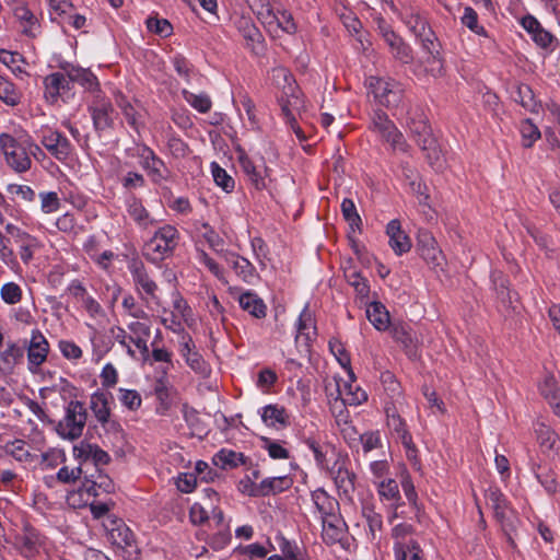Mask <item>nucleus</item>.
I'll use <instances>...</instances> for the list:
<instances>
[{"label": "nucleus", "mask_w": 560, "mask_h": 560, "mask_svg": "<svg viewBox=\"0 0 560 560\" xmlns=\"http://www.w3.org/2000/svg\"><path fill=\"white\" fill-rule=\"evenodd\" d=\"M407 125L411 137L425 153L428 162L432 166L440 168L442 166L443 156L422 110L416 109L411 112Z\"/></svg>", "instance_id": "1"}, {"label": "nucleus", "mask_w": 560, "mask_h": 560, "mask_svg": "<svg viewBox=\"0 0 560 560\" xmlns=\"http://www.w3.org/2000/svg\"><path fill=\"white\" fill-rule=\"evenodd\" d=\"M178 240L177 229L165 224L155 231L153 236L144 244L142 254L148 260L158 264L173 254Z\"/></svg>", "instance_id": "2"}, {"label": "nucleus", "mask_w": 560, "mask_h": 560, "mask_svg": "<svg viewBox=\"0 0 560 560\" xmlns=\"http://www.w3.org/2000/svg\"><path fill=\"white\" fill-rule=\"evenodd\" d=\"M0 149L4 155L7 165L18 174L26 173L32 167V159L28 156L22 137L15 138L10 133L0 135Z\"/></svg>", "instance_id": "3"}, {"label": "nucleus", "mask_w": 560, "mask_h": 560, "mask_svg": "<svg viewBox=\"0 0 560 560\" xmlns=\"http://www.w3.org/2000/svg\"><path fill=\"white\" fill-rule=\"evenodd\" d=\"M88 412L83 402L71 400L65 410V417L58 422L56 431L66 440H77L86 424Z\"/></svg>", "instance_id": "4"}, {"label": "nucleus", "mask_w": 560, "mask_h": 560, "mask_svg": "<svg viewBox=\"0 0 560 560\" xmlns=\"http://www.w3.org/2000/svg\"><path fill=\"white\" fill-rule=\"evenodd\" d=\"M238 163L242 172L247 178V182L256 190L268 188V183L270 182V168L266 165L264 158H259L256 161L249 158L245 152H241L238 155Z\"/></svg>", "instance_id": "5"}, {"label": "nucleus", "mask_w": 560, "mask_h": 560, "mask_svg": "<svg viewBox=\"0 0 560 560\" xmlns=\"http://www.w3.org/2000/svg\"><path fill=\"white\" fill-rule=\"evenodd\" d=\"M108 539L120 550V555L126 560H136L139 556V548L133 533L122 522H114V526L108 530Z\"/></svg>", "instance_id": "6"}, {"label": "nucleus", "mask_w": 560, "mask_h": 560, "mask_svg": "<svg viewBox=\"0 0 560 560\" xmlns=\"http://www.w3.org/2000/svg\"><path fill=\"white\" fill-rule=\"evenodd\" d=\"M13 548L24 558L32 559L39 553L43 539L39 533L30 525L15 533L9 540Z\"/></svg>", "instance_id": "7"}, {"label": "nucleus", "mask_w": 560, "mask_h": 560, "mask_svg": "<svg viewBox=\"0 0 560 560\" xmlns=\"http://www.w3.org/2000/svg\"><path fill=\"white\" fill-rule=\"evenodd\" d=\"M275 72L277 73L278 77H282L289 83V91L291 92L290 97H289L288 92H284L283 95H281L279 98L282 115H283L287 124L290 125V127L295 132V135L299 138H303L304 136H303L302 129L298 125V121H296V118L294 115V112L296 109H299V107L301 105V101L296 95H294V88L289 82V80H292V77L283 68L276 69Z\"/></svg>", "instance_id": "8"}, {"label": "nucleus", "mask_w": 560, "mask_h": 560, "mask_svg": "<svg viewBox=\"0 0 560 560\" xmlns=\"http://www.w3.org/2000/svg\"><path fill=\"white\" fill-rule=\"evenodd\" d=\"M137 155L140 160L141 167L147 171L153 183L160 184L171 177V171L164 161L160 159L148 145H140L138 148Z\"/></svg>", "instance_id": "9"}, {"label": "nucleus", "mask_w": 560, "mask_h": 560, "mask_svg": "<svg viewBox=\"0 0 560 560\" xmlns=\"http://www.w3.org/2000/svg\"><path fill=\"white\" fill-rule=\"evenodd\" d=\"M368 86L373 93L375 100L386 107L396 106L401 97V89L399 84L392 79H382L370 77Z\"/></svg>", "instance_id": "10"}, {"label": "nucleus", "mask_w": 560, "mask_h": 560, "mask_svg": "<svg viewBox=\"0 0 560 560\" xmlns=\"http://www.w3.org/2000/svg\"><path fill=\"white\" fill-rule=\"evenodd\" d=\"M404 21L408 30L421 44L422 49H430V51H433L434 48L431 46L440 47V43L434 32L420 13L410 11L406 14Z\"/></svg>", "instance_id": "11"}, {"label": "nucleus", "mask_w": 560, "mask_h": 560, "mask_svg": "<svg viewBox=\"0 0 560 560\" xmlns=\"http://www.w3.org/2000/svg\"><path fill=\"white\" fill-rule=\"evenodd\" d=\"M5 233L9 244H14L22 261L28 264L38 248L37 238L11 223L5 225Z\"/></svg>", "instance_id": "12"}, {"label": "nucleus", "mask_w": 560, "mask_h": 560, "mask_svg": "<svg viewBox=\"0 0 560 560\" xmlns=\"http://www.w3.org/2000/svg\"><path fill=\"white\" fill-rule=\"evenodd\" d=\"M128 270L132 277L136 289L141 295V299L145 302H149V300H155L158 284L149 276L144 264L138 258H132L128 262Z\"/></svg>", "instance_id": "13"}, {"label": "nucleus", "mask_w": 560, "mask_h": 560, "mask_svg": "<svg viewBox=\"0 0 560 560\" xmlns=\"http://www.w3.org/2000/svg\"><path fill=\"white\" fill-rule=\"evenodd\" d=\"M27 350V366L30 372L37 373L39 366L47 360L49 343L46 337L38 330L32 331L28 342L23 345Z\"/></svg>", "instance_id": "14"}, {"label": "nucleus", "mask_w": 560, "mask_h": 560, "mask_svg": "<svg viewBox=\"0 0 560 560\" xmlns=\"http://www.w3.org/2000/svg\"><path fill=\"white\" fill-rule=\"evenodd\" d=\"M74 457L84 466L88 471L91 467L101 469V466L107 465L110 456L96 444L80 443L73 447Z\"/></svg>", "instance_id": "15"}, {"label": "nucleus", "mask_w": 560, "mask_h": 560, "mask_svg": "<svg viewBox=\"0 0 560 560\" xmlns=\"http://www.w3.org/2000/svg\"><path fill=\"white\" fill-rule=\"evenodd\" d=\"M40 143L55 159L61 162L66 161L72 152V145L68 138L57 130H43Z\"/></svg>", "instance_id": "16"}, {"label": "nucleus", "mask_w": 560, "mask_h": 560, "mask_svg": "<svg viewBox=\"0 0 560 560\" xmlns=\"http://www.w3.org/2000/svg\"><path fill=\"white\" fill-rule=\"evenodd\" d=\"M179 352L182 357L185 359L187 365L199 376L206 378L211 374L210 364L203 359V357L196 350V346L192 339L188 337H183V341L180 342Z\"/></svg>", "instance_id": "17"}, {"label": "nucleus", "mask_w": 560, "mask_h": 560, "mask_svg": "<svg viewBox=\"0 0 560 560\" xmlns=\"http://www.w3.org/2000/svg\"><path fill=\"white\" fill-rule=\"evenodd\" d=\"M114 489L112 479L103 474L102 469H95L94 472H86L84 481L80 488L81 493L97 497L101 492L109 493Z\"/></svg>", "instance_id": "18"}, {"label": "nucleus", "mask_w": 560, "mask_h": 560, "mask_svg": "<svg viewBox=\"0 0 560 560\" xmlns=\"http://www.w3.org/2000/svg\"><path fill=\"white\" fill-rule=\"evenodd\" d=\"M291 485L292 480L287 476L266 478L260 483H252L247 492L253 497H266L280 493L289 489Z\"/></svg>", "instance_id": "19"}, {"label": "nucleus", "mask_w": 560, "mask_h": 560, "mask_svg": "<svg viewBox=\"0 0 560 560\" xmlns=\"http://www.w3.org/2000/svg\"><path fill=\"white\" fill-rule=\"evenodd\" d=\"M501 509L494 510V517L500 523L501 528L506 536L508 542L512 548L516 547V544L513 539V534L516 532L518 517L515 511L510 508L508 501L500 505Z\"/></svg>", "instance_id": "20"}, {"label": "nucleus", "mask_w": 560, "mask_h": 560, "mask_svg": "<svg viewBox=\"0 0 560 560\" xmlns=\"http://www.w3.org/2000/svg\"><path fill=\"white\" fill-rule=\"evenodd\" d=\"M521 24L530 34L532 39L541 48H548L555 40V36L545 30L539 21L530 14L523 16Z\"/></svg>", "instance_id": "21"}, {"label": "nucleus", "mask_w": 560, "mask_h": 560, "mask_svg": "<svg viewBox=\"0 0 560 560\" xmlns=\"http://www.w3.org/2000/svg\"><path fill=\"white\" fill-rule=\"evenodd\" d=\"M24 352L25 346L8 342L5 348L0 351V373L4 375L13 373L14 368L23 360Z\"/></svg>", "instance_id": "22"}, {"label": "nucleus", "mask_w": 560, "mask_h": 560, "mask_svg": "<svg viewBox=\"0 0 560 560\" xmlns=\"http://www.w3.org/2000/svg\"><path fill=\"white\" fill-rule=\"evenodd\" d=\"M45 95L51 102L71 89L70 79L67 72H55L44 79Z\"/></svg>", "instance_id": "23"}, {"label": "nucleus", "mask_w": 560, "mask_h": 560, "mask_svg": "<svg viewBox=\"0 0 560 560\" xmlns=\"http://www.w3.org/2000/svg\"><path fill=\"white\" fill-rule=\"evenodd\" d=\"M224 260L232 267L236 276L240 277L244 282L252 283L257 277L254 265L246 258L240 256L236 253L226 252Z\"/></svg>", "instance_id": "24"}, {"label": "nucleus", "mask_w": 560, "mask_h": 560, "mask_svg": "<svg viewBox=\"0 0 560 560\" xmlns=\"http://www.w3.org/2000/svg\"><path fill=\"white\" fill-rule=\"evenodd\" d=\"M240 307L255 318L261 319L267 315V305L257 293L247 290L237 298Z\"/></svg>", "instance_id": "25"}, {"label": "nucleus", "mask_w": 560, "mask_h": 560, "mask_svg": "<svg viewBox=\"0 0 560 560\" xmlns=\"http://www.w3.org/2000/svg\"><path fill=\"white\" fill-rule=\"evenodd\" d=\"M386 234L389 238V246L397 255H402L410 249V240L401 230V224L398 220H392L388 222L386 226Z\"/></svg>", "instance_id": "26"}, {"label": "nucleus", "mask_w": 560, "mask_h": 560, "mask_svg": "<svg viewBox=\"0 0 560 560\" xmlns=\"http://www.w3.org/2000/svg\"><path fill=\"white\" fill-rule=\"evenodd\" d=\"M116 105L120 108L127 124L138 133L144 127V121L141 112L131 104L128 98L118 93L115 97Z\"/></svg>", "instance_id": "27"}, {"label": "nucleus", "mask_w": 560, "mask_h": 560, "mask_svg": "<svg viewBox=\"0 0 560 560\" xmlns=\"http://www.w3.org/2000/svg\"><path fill=\"white\" fill-rule=\"evenodd\" d=\"M385 43L388 46L392 56L399 62L409 65L413 61L412 48L396 33H387Z\"/></svg>", "instance_id": "28"}, {"label": "nucleus", "mask_w": 560, "mask_h": 560, "mask_svg": "<svg viewBox=\"0 0 560 560\" xmlns=\"http://www.w3.org/2000/svg\"><path fill=\"white\" fill-rule=\"evenodd\" d=\"M261 420L267 427L285 428L289 425V415L284 407L271 404L262 407L260 411Z\"/></svg>", "instance_id": "29"}, {"label": "nucleus", "mask_w": 560, "mask_h": 560, "mask_svg": "<svg viewBox=\"0 0 560 560\" xmlns=\"http://www.w3.org/2000/svg\"><path fill=\"white\" fill-rule=\"evenodd\" d=\"M62 70L67 72L70 84L78 83L88 91H94L98 85L96 77L88 69L67 65Z\"/></svg>", "instance_id": "30"}, {"label": "nucleus", "mask_w": 560, "mask_h": 560, "mask_svg": "<svg viewBox=\"0 0 560 560\" xmlns=\"http://www.w3.org/2000/svg\"><path fill=\"white\" fill-rule=\"evenodd\" d=\"M312 500L320 514V518L324 516L335 517L338 514L339 503L330 497L324 489H316L312 493Z\"/></svg>", "instance_id": "31"}, {"label": "nucleus", "mask_w": 560, "mask_h": 560, "mask_svg": "<svg viewBox=\"0 0 560 560\" xmlns=\"http://www.w3.org/2000/svg\"><path fill=\"white\" fill-rule=\"evenodd\" d=\"M418 248L421 257L431 266L436 267L441 265L443 259L442 252L435 247L434 240L429 233H423L419 236Z\"/></svg>", "instance_id": "32"}, {"label": "nucleus", "mask_w": 560, "mask_h": 560, "mask_svg": "<svg viewBox=\"0 0 560 560\" xmlns=\"http://www.w3.org/2000/svg\"><path fill=\"white\" fill-rule=\"evenodd\" d=\"M330 516H324L322 518L323 523V539L327 545H335L336 542H339L343 537V526L345 523L340 518V516L337 514L334 517Z\"/></svg>", "instance_id": "33"}, {"label": "nucleus", "mask_w": 560, "mask_h": 560, "mask_svg": "<svg viewBox=\"0 0 560 560\" xmlns=\"http://www.w3.org/2000/svg\"><path fill=\"white\" fill-rule=\"evenodd\" d=\"M337 392L342 396L343 405L359 406L368 400L366 392L353 382H345L342 386L337 384Z\"/></svg>", "instance_id": "34"}, {"label": "nucleus", "mask_w": 560, "mask_h": 560, "mask_svg": "<svg viewBox=\"0 0 560 560\" xmlns=\"http://www.w3.org/2000/svg\"><path fill=\"white\" fill-rule=\"evenodd\" d=\"M539 390L553 411L560 416V388L556 378L552 375L545 376L539 385Z\"/></svg>", "instance_id": "35"}, {"label": "nucleus", "mask_w": 560, "mask_h": 560, "mask_svg": "<svg viewBox=\"0 0 560 560\" xmlns=\"http://www.w3.org/2000/svg\"><path fill=\"white\" fill-rule=\"evenodd\" d=\"M213 464L221 469H232L246 464V457L243 453L222 448L212 458Z\"/></svg>", "instance_id": "36"}, {"label": "nucleus", "mask_w": 560, "mask_h": 560, "mask_svg": "<svg viewBox=\"0 0 560 560\" xmlns=\"http://www.w3.org/2000/svg\"><path fill=\"white\" fill-rule=\"evenodd\" d=\"M172 389V386L164 378H159L154 383L153 393L159 401L155 409L158 415L164 416L170 410Z\"/></svg>", "instance_id": "37"}, {"label": "nucleus", "mask_w": 560, "mask_h": 560, "mask_svg": "<svg viewBox=\"0 0 560 560\" xmlns=\"http://www.w3.org/2000/svg\"><path fill=\"white\" fill-rule=\"evenodd\" d=\"M394 551L396 560H423V551L413 538L395 542Z\"/></svg>", "instance_id": "38"}, {"label": "nucleus", "mask_w": 560, "mask_h": 560, "mask_svg": "<svg viewBox=\"0 0 560 560\" xmlns=\"http://www.w3.org/2000/svg\"><path fill=\"white\" fill-rule=\"evenodd\" d=\"M14 16L22 24V33L28 37H35L38 33L37 19L33 12L25 5H19L14 9Z\"/></svg>", "instance_id": "39"}, {"label": "nucleus", "mask_w": 560, "mask_h": 560, "mask_svg": "<svg viewBox=\"0 0 560 560\" xmlns=\"http://www.w3.org/2000/svg\"><path fill=\"white\" fill-rule=\"evenodd\" d=\"M366 316L377 330L388 328L389 313L381 302H372L366 308Z\"/></svg>", "instance_id": "40"}, {"label": "nucleus", "mask_w": 560, "mask_h": 560, "mask_svg": "<svg viewBox=\"0 0 560 560\" xmlns=\"http://www.w3.org/2000/svg\"><path fill=\"white\" fill-rule=\"evenodd\" d=\"M88 472L86 469H84V466L81 464L77 467H69L67 465H63L56 474V476L46 477V483L50 486V481H58L62 485H70L79 480L81 477L84 478L85 474Z\"/></svg>", "instance_id": "41"}, {"label": "nucleus", "mask_w": 560, "mask_h": 560, "mask_svg": "<svg viewBox=\"0 0 560 560\" xmlns=\"http://www.w3.org/2000/svg\"><path fill=\"white\" fill-rule=\"evenodd\" d=\"M109 398L110 395L105 392H95L91 396L90 408L98 422L105 420V418L112 415L109 407Z\"/></svg>", "instance_id": "42"}, {"label": "nucleus", "mask_w": 560, "mask_h": 560, "mask_svg": "<svg viewBox=\"0 0 560 560\" xmlns=\"http://www.w3.org/2000/svg\"><path fill=\"white\" fill-rule=\"evenodd\" d=\"M127 211L130 218L142 228H148L153 222L142 201L135 196L128 199Z\"/></svg>", "instance_id": "43"}, {"label": "nucleus", "mask_w": 560, "mask_h": 560, "mask_svg": "<svg viewBox=\"0 0 560 560\" xmlns=\"http://www.w3.org/2000/svg\"><path fill=\"white\" fill-rule=\"evenodd\" d=\"M114 108L110 103H100L92 108V119L96 130L109 128L113 124Z\"/></svg>", "instance_id": "44"}, {"label": "nucleus", "mask_w": 560, "mask_h": 560, "mask_svg": "<svg viewBox=\"0 0 560 560\" xmlns=\"http://www.w3.org/2000/svg\"><path fill=\"white\" fill-rule=\"evenodd\" d=\"M433 51L430 49H422L427 57L420 59V63L423 65V71L432 77H439L443 73V62L440 58V47H434Z\"/></svg>", "instance_id": "45"}, {"label": "nucleus", "mask_w": 560, "mask_h": 560, "mask_svg": "<svg viewBox=\"0 0 560 560\" xmlns=\"http://www.w3.org/2000/svg\"><path fill=\"white\" fill-rule=\"evenodd\" d=\"M238 30L246 40V46L250 47L255 54H258L257 48L262 42V35L259 30L249 20H242Z\"/></svg>", "instance_id": "46"}, {"label": "nucleus", "mask_w": 560, "mask_h": 560, "mask_svg": "<svg viewBox=\"0 0 560 560\" xmlns=\"http://www.w3.org/2000/svg\"><path fill=\"white\" fill-rule=\"evenodd\" d=\"M21 97L22 94L15 84L0 75V100L9 106H16Z\"/></svg>", "instance_id": "47"}, {"label": "nucleus", "mask_w": 560, "mask_h": 560, "mask_svg": "<svg viewBox=\"0 0 560 560\" xmlns=\"http://www.w3.org/2000/svg\"><path fill=\"white\" fill-rule=\"evenodd\" d=\"M3 448L8 455H11L18 462L25 463L30 462L32 458L27 443L24 440L16 439L12 442H8Z\"/></svg>", "instance_id": "48"}, {"label": "nucleus", "mask_w": 560, "mask_h": 560, "mask_svg": "<svg viewBox=\"0 0 560 560\" xmlns=\"http://www.w3.org/2000/svg\"><path fill=\"white\" fill-rule=\"evenodd\" d=\"M311 328H313V335H315V326H313L312 315L306 308H304L299 317L295 341L299 343L304 338L305 346L308 347V342L312 339L310 331Z\"/></svg>", "instance_id": "49"}, {"label": "nucleus", "mask_w": 560, "mask_h": 560, "mask_svg": "<svg viewBox=\"0 0 560 560\" xmlns=\"http://www.w3.org/2000/svg\"><path fill=\"white\" fill-rule=\"evenodd\" d=\"M381 137L388 142L394 150L407 152L409 145L406 142L404 135L397 129L394 122L386 128V131L380 133Z\"/></svg>", "instance_id": "50"}, {"label": "nucleus", "mask_w": 560, "mask_h": 560, "mask_svg": "<svg viewBox=\"0 0 560 560\" xmlns=\"http://www.w3.org/2000/svg\"><path fill=\"white\" fill-rule=\"evenodd\" d=\"M520 131L522 135V145L526 149L532 148L541 137L540 130L530 119H524L521 122Z\"/></svg>", "instance_id": "51"}, {"label": "nucleus", "mask_w": 560, "mask_h": 560, "mask_svg": "<svg viewBox=\"0 0 560 560\" xmlns=\"http://www.w3.org/2000/svg\"><path fill=\"white\" fill-rule=\"evenodd\" d=\"M305 444L313 452L317 465L322 468L328 467L327 454L330 451V446L327 444H320L313 438L305 440Z\"/></svg>", "instance_id": "52"}, {"label": "nucleus", "mask_w": 560, "mask_h": 560, "mask_svg": "<svg viewBox=\"0 0 560 560\" xmlns=\"http://www.w3.org/2000/svg\"><path fill=\"white\" fill-rule=\"evenodd\" d=\"M462 24L468 27L471 32L479 36L488 37V33L482 25L478 23V14L477 12L470 8L466 7L463 16L460 18Z\"/></svg>", "instance_id": "53"}, {"label": "nucleus", "mask_w": 560, "mask_h": 560, "mask_svg": "<svg viewBox=\"0 0 560 560\" xmlns=\"http://www.w3.org/2000/svg\"><path fill=\"white\" fill-rule=\"evenodd\" d=\"M211 171L215 184L220 186L224 191L231 192L234 189V179L218 163L213 162L211 164Z\"/></svg>", "instance_id": "54"}, {"label": "nucleus", "mask_w": 560, "mask_h": 560, "mask_svg": "<svg viewBox=\"0 0 560 560\" xmlns=\"http://www.w3.org/2000/svg\"><path fill=\"white\" fill-rule=\"evenodd\" d=\"M207 500L209 501L210 513L212 515V521L215 523L217 528L221 526H229L224 522V514L221 509L218 508L217 503L219 502V494L213 489H206Z\"/></svg>", "instance_id": "55"}, {"label": "nucleus", "mask_w": 560, "mask_h": 560, "mask_svg": "<svg viewBox=\"0 0 560 560\" xmlns=\"http://www.w3.org/2000/svg\"><path fill=\"white\" fill-rule=\"evenodd\" d=\"M184 98L188 104H190L195 109H197L200 113H208L211 109V100L210 97L205 94H195L192 92L184 91Z\"/></svg>", "instance_id": "56"}, {"label": "nucleus", "mask_w": 560, "mask_h": 560, "mask_svg": "<svg viewBox=\"0 0 560 560\" xmlns=\"http://www.w3.org/2000/svg\"><path fill=\"white\" fill-rule=\"evenodd\" d=\"M210 517V508L207 497L203 503L196 502L189 510V518L192 524L200 525L207 522Z\"/></svg>", "instance_id": "57"}, {"label": "nucleus", "mask_w": 560, "mask_h": 560, "mask_svg": "<svg viewBox=\"0 0 560 560\" xmlns=\"http://www.w3.org/2000/svg\"><path fill=\"white\" fill-rule=\"evenodd\" d=\"M0 62L10 68L13 73L24 72L20 66V62H24V58L16 51L0 49Z\"/></svg>", "instance_id": "58"}, {"label": "nucleus", "mask_w": 560, "mask_h": 560, "mask_svg": "<svg viewBox=\"0 0 560 560\" xmlns=\"http://www.w3.org/2000/svg\"><path fill=\"white\" fill-rule=\"evenodd\" d=\"M198 261L205 265L208 270L222 283L226 284L228 280L225 279L223 268L212 259L205 250L198 252Z\"/></svg>", "instance_id": "59"}, {"label": "nucleus", "mask_w": 560, "mask_h": 560, "mask_svg": "<svg viewBox=\"0 0 560 560\" xmlns=\"http://www.w3.org/2000/svg\"><path fill=\"white\" fill-rule=\"evenodd\" d=\"M363 516L366 521L371 538L376 539L377 534L382 530V527H383V521H382L381 514L376 513L371 508H364Z\"/></svg>", "instance_id": "60"}, {"label": "nucleus", "mask_w": 560, "mask_h": 560, "mask_svg": "<svg viewBox=\"0 0 560 560\" xmlns=\"http://www.w3.org/2000/svg\"><path fill=\"white\" fill-rule=\"evenodd\" d=\"M261 447L268 452V455L273 459H288L290 453L279 442L269 438H261Z\"/></svg>", "instance_id": "61"}, {"label": "nucleus", "mask_w": 560, "mask_h": 560, "mask_svg": "<svg viewBox=\"0 0 560 560\" xmlns=\"http://www.w3.org/2000/svg\"><path fill=\"white\" fill-rule=\"evenodd\" d=\"M40 200V210L44 213L56 212L60 208V199L55 191H42L38 195Z\"/></svg>", "instance_id": "62"}, {"label": "nucleus", "mask_w": 560, "mask_h": 560, "mask_svg": "<svg viewBox=\"0 0 560 560\" xmlns=\"http://www.w3.org/2000/svg\"><path fill=\"white\" fill-rule=\"evenodd\" d=\"M42 467L43 469H54L59 464L66 463V453L62 450H49L48 452L43 454Z\"/></svg>", "instance_id": "63"}, {"label": "nucleus", "mask_w": 560, "mask_h": 560, "mask_svg": "<svg viewBox=\"0 0 560 560\" xmlns=\"http://www.w3.org/2000/svg\"><path fill=\"white\" fill-rule=\"evenodd\" d=\"M363 453L366 455L373 450L382 447V439L378 431H369L359 436Z\"/></svg>", "instance_id": "64"}]
</instances>
